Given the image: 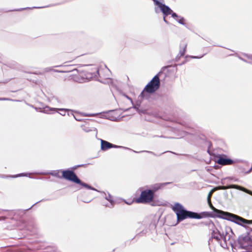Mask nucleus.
<instances>
[{
    "label": "nucleus",
    "instance_id": "nucleus-1",
    "mask_svg": "<svg viewBox=\"0 0 252 252\" xmlns=\"http://www.w3.org/2000/svg\"><path fill=\"white\" fill-rule=\"evenodd\" d=\"M214 189H212L210 191L208 195L207 200L210 206L213 210V211L217 213L218 217L223 219L232 221L238 225L242 226L244 227L247 228V225L252 224V220H248L245 219L238 215L227 212H224L218 209H217L213 207L211 202V197Z\"/></svg>",
    "mask_w": 252,
    "mask_h": 252
},
{
    "label": "nucleus",
    "instance_id": "nucleus-2",
    "mask_svg": "<svg viewBox=\"0 0 252 252\" xmlns=\"http://www.w3.org/2000/svg\"><path fill=\"white\" fill-rule=\"evenodd\" d=\"M172 210L176 213L177 220L181 221L187 218L201 219V216L194 212L187 211L185 209L183 206L178 202L175 203L171 207Z\"/></svg>",
    "mask_w": 252,
    "mask_h": 252
},
{
    "label": "nucleus",
    "instance_id": "nucleus-3",
    "mask_svg": "<svg viewBox=\"0 0 252 252\" xmlns=\"http://www.w3.org/2000/svg\"><path fill=\"white\" fill-rule=\"evenodd\" d=\"M63 177L66 180L73 182L75 183L81 185V186L88 189H92L94 190H95L98 191L97 189H94L89 185L83 183L81 181V180L77 177L74 172L72 171L67 170H63L62 172Z\"/></svg>",
    "mask_w": 252,
    "mask_h": 252
},
{
    "label": "nucleus",
    "instance_id": "nucleus-4",
    "mask_svg": "<svg viewBox=\"0 0 252 252\" xmlns=\"http://www.w3.org/2000/svg\"><path fill=\"white\" fill-rule=\"evenodd\" d=\"M160 86V80L158 75L155 76L151 81L146 86L144 90L142 92L140 96L144 98L145 91L149 93H153L156 91Z\"/></svg>",
    "mask_w": 252,
    "mask_h": 252
},
{
    "label": "nucleus",
    "instance_id": "nucleus-5",
    "mask_svg": "<svg viewBox=\"0 0 252 252\" xmlns=\"http://www.w3.org/2000/svg\"><path fill=\"white\" fill-rule=\"evenodd\" d=\"M155 4V11L156 13L161 12L163 15H168L172 10L164 4V0H153Z\"/></svg>",
    "mask_w": 252,
    "mask_h": 252
},
{
    "label": "nucleus",
    "instance_id": "nucleus-6",
    "mask_svg": "<svg viewBox=\"0 0 252 252\" xmlns=\"http://www.w3.org/2000/svg\"><path fill=\"white\" fill-rule=\"evenodd\" d=\"M238 243L242 249L252 251V229L250 233L245 236L239 237Z\"/></svg>",
    "mask_w": 252,
    "mask_h": 252
},
{
    "label": "nucleus",
    "instance_id": "nucleus-7",
    "mask_svg": "<svg viewBox=\"0 0 252 252\" xmlns=\"http://www.w3.org/2000/svg\"><path fill=\"white\" fill-rule=\"evenodd\" d=\"M153 197L154 191L153 190H145L141 192L140 197L136 199V202L142 203H149L152 201Z\"/></svg>",
    "mask_w": 252,
    "mask_h": 252
},
{
    "label": "nucleus",
    "instance_id": "nucleus-8",
    "mask_svg": "<svg viewBox=\"0 0 252 252\" xmlns=\"http://www.w3.org/2000/svg\"><path fill=\"white\" fill-rule=\"evenodd\" d=\"M100 142H101V150L102 151H106L110 148H120L131 150V149H130L129 148L123 147V146L114 145L112 143L108 142L107 141H105L102 139H100Z\"/></svg>",
    "mask_w": 252,
    "mask_h": 252
},
{
    "label": "nucleus",
    "instance_id": "nucleus-9",
    "mask_svg": "<svg viewBox=\"0 0 252 252\" xmlns=\"http://www.w3.org/2000/svg\"><path fill=\"white\" fill-rule=\"evenodd\" d=\"M237 189L242 191H243L247 193H249L252 195V191L251 190H249L241 186H239L238 185H231L228 186H219L217 187L216 188L214 189V190H217V189Z\"/></svg>",
    "mask_w": 252,
    "mask_h": 252
},
{
    "label": "nucleus",
    "instance_id": "nucleus-10",
    "mask_svg": "<svg viewBox=\"0 0 252 252\" xmlns=\"http://www.w3.org/2000/svg\"><path fill=\"white\" fill-rule=\"evenodd\" d=\"M217 162L218 164L222 165H231L233 163V161L232 159L223 157H218Z\"/></svg>",
    "mask_w": 252,
    "mask_h": 252
},
{
    "label": "nucleus",
    "instance_id": "nucleus-11",
    "mask_svg": "<svg viewBox=\"0 0 252 252\" xmlns=\"http://www.w3.org/2000/svg\"><path fill=\"white\" fill-rule=\"evenodd\" d=\"M212 238L216 239L218 242H220L221 239L226 241V237L223 235L220 234V233L217 230H213L212 233Z\"/></svg>",
    "mask_w": 252,
    "mask_h": 252
},
{
    "label": "nucleus",
    "instance_id": "nucleus-12",
    "mask_svg": "<svg viewBox=\"0 0 252 252\" xmlns=\"http://www.w3.org/2000/svg\"><path fill=\"white\" fill-rule=\"evenodd\" d=\"M105 198L107 200L109 201L110 202V204L109 205H106V206L108 207L109 208L112 207L114 205V201L113 200L112 196L110 194H108L107 196H105Z\"/></svg>",
    "mask_w": 252,
    "mask_h": 252
},
{
    "label": "nucleus",
    "instance_id": "nucleus-13",
    "mask_svg": "<svg viewBox=\"0 0 252 252\" xmlns=\"http://www.w3.org/2000/svg\"><path fill=\"white\" fill-rule=\"evenodd\" d=\"M82 127L83 130L86 132H89L91 131H94L96 134L97 133V130L95 128H93V129H92L90 127L86 126H82Z\"/></svg>",
    "mask_w": 252,
    "mask_h": 252
},
{
    "label": "nucleus",
    "instance_id": "nucleus-14",
    "mask_svg": "<svg viewBox=\"0 0 252 252\" xmlns=\"http://www.w3.org/2000/svg\"><path fill=\"white\" fill-rule=\"evenodd\" d=\"M186 47H187V44H184L182 45L183 50H182L181 49H180L178 56H179V57H180L184 55L185 52H186Z\"/></svg>",
    "mask_w": 252,
    "mask_h": 252
},
{
    "label": "nucleus",
    "instance_id": "nucleus-15",
    "mask_svg": "<svg viewBox=\"0 0 252 252\" xmlns=\"http://www.w3.org/2000/svg\"><path fill=\"white\" fill-rule=\"evenodd\" d=\"M56 108H50L48 106H46L45 107L43 108V110L41 111V112L45 113H48L49 111H52V110H57Z\"/></svg>",
    "mask_w": 252,
    "mask_h": 252
},
{
    "label": "nucleus",
    "instance_id": "nucleus-16",
    "mask_svg": "<svg viewBox=\"0 0 252 252\" xmlns=\"http://www.w3.org/2000/svg\"><path fill=\"white\" fill-rule=\"evenodd\" d=\"M167 183H166V184ZM165 184H158L154 185L152 187V189L155 190H157L158 189H160L161 187H162Z\"/></svg>",
    "mask_w": 252,
    "mask_h": 252
},
{
    "label": "nucleus",
    "instance_id": "nucleus-17",
    "mask_svg": "<svg viewBox=\"0 0 252 252\" xmlns=\"http://www.w3.org/2000/svg\"><path fill=\"white\" fill-rule=\"evenodd\" d=\"M176 20L179 23L184 25L185 24L184 23L185 19L183 17H181L179 16L178 18H176Z\"/></svg>",
    "mask_w": 252,
    "mask_h": 252
},
{
    "label": "nucleus",
    "instance_id": "nucleus-18",
    "mask_svg": "<svg viewBox=\"0 0 252 252\" xmlns=\"http://www.w3.org/2000/svg\"><path fill=\"white\" fill-rule=\"evenodd\" d=\"M28 175H30V174L29 173H22V174H17V175H14L12 176L13 178H16V177H20V176H27Z\"/></svg>",
    "mask_w": 252,
    "mask_h": 252
},
{
    "label": "nucleus",
    "instance_id": "nucleus-19",
    "mask_svg": "<svg viewBox=\"0 0 252 252\" xmlns=\"http://www.w3.org/2000/svg\"><path fill=\"white\" fill-rule=\"evenodd\" d=\"M59 110L61 112L60 114L62 116H64L66 112L68 111V109H59Z\"/></svg>",
    "mask_w": 252,
    "mask_h": 252
},
{
    "label": "nucleus",
    "instance_id": "nucleus-20",
    "mask_svg": "<svg viewBox=\"0 0 252 252\" xmlns=\"http://www.w3.org/2000/svg\"><path fill=\"white\" fill-rule=\"evenodd\" d=\"M170 14H171L172 17L173 18H178V17H179V16H178L175 13L172 12V11L171 12V13Z\"/></svg>",
    "mask_w": 252,
    "mask_h": 252
},
{
    "label": "nucleus",
    "instance_id": "nucleus-21",
    "mask_svg": "<svg viewBox=\"0 0 252 252\" xmlns=\"http://www.w3.org/2000/svg\"><path fill=\"white\" fill-rule=\"evenodd\" d=\"M132 151L134 153H141V152H148V153H150L151 154H153V153L152 152H149V151H140V152H136L135 151H134V150H132Z\"/></svg>",
    "mask_w": 252,
    "mask_h": 252
},
{
    "label": "nucleus",
    "instance_id": "nucleus-22",
    "mask_svg": "<svg viewBox=\"0 0 252 252\" xmlns=\"http://www.w3.org/2000/svg\"><path fill=\"white\" fill-rule=\"evenodd\" d=\"M52 70L53 69L51 67H47V68H45L44 71H45V72H49Z\"/></svg>",
    "mask_w": 252,
    "mask_h": 252
},
{
    "label": "nucleus",
    "instance_id": "nucleus-23",
    "mask_svg": "<svg viewBox=\"0 0 252 252\" xmlns=\"http://www.w3.org/2000/svg\"><path fill=\"white\" fill-rule=\"evenodd\" d=\"M74 119L77 121H81V119H78L75 115H73Z\"/></svg>",
    "mask_w": 252,
    "mask_h": 252
},
{
    "label": "nucleus",
    "instance_id": "nucleus-24",
    "mask_svg": "<svg viewBox=\"0 0 252 252\" xmlns=\"http://www.w3.org/2000/svg\"><path fill=\"white\" fill-rule=\"evenodd\" d=\"M252 166H251V168L250 169V170H248V171H247V172H245V173H250V172H251V171H252Z\"/></svg>",
    "mask_w": 252,
    "mask_h": 252
},
{
    "label": "nucleus",
    "instance_id": "nucleus-25",
    "mask_svg": "<svg viewBox=\"0 0 252 252\" xmlns=\"http://www.w3.org/2000/svg\"><path fill=\"white\" fill-rule=\"evenodd\" d=\"M202 57H203V56L200 57H197V56H191V58H193V59H197V58H202Z\"/></svg>",
    "mask_w": 252,
    "mask_h": 252
},
{
    "label": "nucleus",
    "instance_id": "nucleus-26",
    "mask_svg": "<svg viewBox=\"0 0 252 252\" xmlns=\"http://www.w3.org/2000/svg\"><path fill=\"white\" fill-rule=\"evenodd\" d=\"M164 15V17H163V21H164L165 23H167V24H168V22L166 21V19H165V16L166 15Z\"/></svg>",
    "mask_w": 252,
    "mask_h": 252
},
{
    "label": "nucleus",
    "instance_id": "nucleus-27",
    "mask_svg": "<svg viewBox=\"0 0 252 252\" xmlns=\"http://www.w3.org/2000/svg\"><path fill=\"white\" fill-rule=\"evenodd\" d=\"M181 125H183L184 126H185L186 127L189 126L188 125L186 124V123H182V124H181Z\"/></svg>",
    "mask_w": 252,
    "mask_h": 252
},
{
    "label": "nucleus",
    "instance_id": "nucleus-28",
    "mask_svg": "<svg viewBox=\"0 0 252 252\" xmlns=\"http://www.w3.org/2000/svg\"><path fill=\"white\" fill-rule=\"evenodd\" d=\"M9 100V99H8V98H0V100Z\"/></svg>",
    "mask_w": 252,
    "mask_h": 252
},
{
    "label": "nucleus",
    "instance_id": "nucleus-29",
    "mask_svg": "<svg viewBox=\"0 0 252 252\" xmlns=\"http://www.w3.org/2000/svg\"><path fill=\"white\" fill-rule=\"evenodd\" d=\"M94 115L93 114H87V115H85V116H94Z\"/></svg>",
    "mask_w": 252,
    "mask_h": 252
},
{
    "label": "nucleus",
    "instance_id": "nucleus-30",
    "mask_svg": "<svg viewBox=\"0 0 252 252\" xmlns=\"http://www.w3.org/2000/svg\"><path fill=\"white\" fill-rule=\"evenodd\" d=\"M90 201H91V200H89V201H84V202L88 203V202H90Z\"/></svg>",
    "mask_w": 252,
    "mask_h": 252
},
{
    "label": "nucleus",
    "instance_id": "nucleus-31",
    "mask_svg": "<svg viewBox=\"0 0 252 252\" xmlns=\"http://www.w3.org/2000/svg\"><path fill=\"white\" fill-rule=\"evenodd\" d=\"M127 204L128 205H130L131 204V203H129V202H126Z\"/></svg>",
    "mask_w": 252,
    "mask_h": 252
},
{
    "label": "nucleus",
    "instance_id": "nucleus-32",
    "mask_svg": "<svg viewBox=\"0 0 252 252\" xmlns=\"http://www.w3.org/2000/svg\"><path fill=\"white\" fill-rule=\"evenodd\" d=\"M127 204L128 205H130L131 204V203H129V202H126Z\"/></svg>",
    "mask_w": 252,
    "mask_h": 252
},
{
    "label": "nucleus",
    "instance_id": "nucleus-33",
    "mask_svg": "<svg viewBox=\"0 0 252 252\" xmlns=\"http://www.w3.org/2000/svg\"><path fill=\"white\" fill-rule=\"evenodd\" d=\"M4 219L3 218H0V220H3Z\"/></svg>",
    "mask_w": 252,
    "mask_h": 252
},
{
    "label": "nucleus",
    "instance_id": "nucleus-34",
    "mask_svg": "<svg viewBox=\"0 0 252 252\" xmlns=\"http://www.w3.org/2000/svg\"><path fill=\"white\" fill-rule=\"evenodd\" d=\"M72 169H76V167H73Z\"/></svg>",
    "mask_w": 252,
    "mask_h": 252
}]
</instances>
